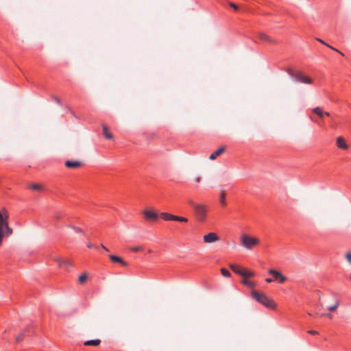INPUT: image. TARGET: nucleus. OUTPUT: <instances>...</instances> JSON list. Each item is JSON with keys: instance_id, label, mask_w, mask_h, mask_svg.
Returning a JSON list of instances; mask_svg holds the SVG:
<instances>
[{"instance_id": "obj_1", "label": "nucleus", "mask_w": 351, "mask_h": 351, "mask_svg": "<svg viewBox=\"0 0 351 351\" xmlns=\"http://www.w3.org/2000/svg\"><path fill=\"white\" fill-rule=\"evenodd\" d=\"M188 203L193 207L197 220L199 222L204 221L207 216V206L203 204L195 203L192 199H189Z\"/></svg>"}, {"instance_id": "obj_2", "label": "nucleus", "mask_w": 351, "mask_h": 351, "mask_svg": "<svg viewBox=\"0 0 351 351\" xmlns=\"http://www.w3.org/2000/svg\"><path fill=\"white\" fill-rule=\"evenodd\" d=\"M252 297L256 301L269 308L274 309L276 306L275 302L264 293L254 291L252 292Z\"/></svg>"}, {"instance_id": "obj_3", "label": "nucleus", "mask_w": 351, "mask_h": 351, "mask_svg": "<svg viewBox=\"0 0 351 351\" xmlns=\"http://www.w3.org/2000/svg\"><path fill=\"white\" fill-rule=\"evenodd\" d=\"M241 245L247 250H250L256 245H258L260 241L258 239L252 237L246 234H243L241 236Z\"/></svg>"}, {"instance_id": "obj_4", "label": "nucleus", "mask_w": 351, "mask_h": 351, "mask_svg": "<svg viewBox=\"0 0 351 351\" xmlns=\"http://www.w3.org/2000/svg\"><path fill=\"white\" fill-rule=\"evenodd\" d=\"M288 74L297 82L303 84H312V80L308 77L302 75L300 72L289 69Z\"/></svg>"}, {"instance_id": "obj_5", "label": "nucleus", "mask_w": 351, "mask_h": 351, "mask_svg": "<svg viewBox=\"0 0 351 351\" xmlns=\"http://www.w3.org/2000/svg\"><path fill=\"white\" fill-rule=\"evenodd\" d=\"M268 273L273 276L274 281H278L279 283H284L287 278L284 276L281 272L274 269H270Z\"/></svg>"}, {"instance_id": "obj_6", "label": "nucleus", "mask_w": 351, "mask_h": 351, "mask_svg": "<svg viewBox=\"0 0 351 351\" xmlns=\"http://www.w3.org/2000/svg\"><path fill=\"white\" fill-rule=\"evenodd\" d=\"M219 241V237L215 232H209L203 237V241L206 243H213Z\"/></svg>"}, {"instance_id": "obj_7", "label": "nucleus", "mask_w": 351, "mask_h": 351, "mask_svg": "<svg viewBox=\"0 0 351 351\" xmlns=\"http://www.w3.org/2000/svg\"><path fill=\"white\" fill-rule=\"evenodd\" d=\"M143 213L147 221H156L158 217V215L156 213L150 210H145Z\"/></svg>"}, {"instance_id": "obj_8", "label": "nucleus", "mask_w": 351, "mask_h": 351, "mask_svg": "<svg viewBox=\"0 0 351 351\" xmlns=\"http://www.w3.org/2000/svg\"><path fill=\"white\" fill-rule=\"evenodd\" d=\"M54 260L58 264L59 267H61L69 268L72 265L71 262L68 259H62L60 257H56Z\"/></svg>"}, {"instance_id": "obj_9", "label": "nucleus", "mask_w": 351, "mask_h": 351, "mask_svg": "<svg viewBox=\"0 0 351 351\" xmlns=\"http://www.w3.org/2000/svg\"><path fill=\"white\" fill-rule=\"evenodd\" d=\"M337 146L342 149H347L348 148V145H347L345 139L342 136L337 137Z\"/></svg>"}, {"instance_id": "obj_10", "label": "nucleus", "mask_w": 351, "mask_h": 351, "mask_svg": "<svg viewBox=\"0 0 351 351\" xmlns=\"http://www.w3.org/2000/svg\"><path fill=\"white\" fill-rule=\"evenodd\" d=\"M109 258L114 263H119L123 266H127V265H128L125 261H123L121 258H120L116 255L110 254V255H109Z\"/></svg>"}, {"instance_id": "obj_11", "label": "nucleus", "mask_w": 351, "mask_h": 351, "mask_svg": "<svg viewBox=\"0 0 351 351\" xmlns=\"http://www.w3.org/2000/svg\"><path fill=\"white\" fill-rule=\"evenodd\" d=\"M225 148L223 147H219L215 152H214L210 155L209 158L210 160H215L217 156L223 154Z\"/></svg>"}, {"instance_id": "obj_12", "label": "nucleus", "mask_w": 351, "mask_h": 351, "mask_svg": "<svg viewBox=\"0 0 351 351\" xmlns=\"http://www.w3.org/2000/svg\"><path fill=\"white\" fill-rule=\"evenodd\" d=\"M80 165V162L79 161H71L67 160L65 162V166L68 168H76Z\"/></svg>"}, {"instance_id": "obj_13", "label": "nucleus", "mask_w": 351, "mask_h": 351, "mask_svg": "<svg viewBox=\"0 0 351 351\" xmlns=\"http://www.w3.org/2000/svg\"><path fill=\"white\" fill-rule=\"evenodd\" d=\"M313 112L317 114L320 118H322L324 114H326V116H330V113L329 112H324L322 110V109L320 108H319V107L315 108L313 110Z\"/></svg>"}, {"instance_id": "obj_14", "label": "nucleus", "mask_w": 351, "mask_h": 351, "mask_svg": "<svg viewBox=\"0 0 351 351\" xmlns=\"http://www.w3.org/2000/svg\"><path fill=\"white\" fill-rule=\"evenodd\" d=\"M219 204L222 207H224L226 204L225 191L221 190L219 198Z\"/></svg>"}, {"instance_id": "obj_15", "label": "nucleus", "mask_w": 351, "mask_h": 351, "mask_svg": "<svg viewBox=\"0 0 351 351\" xmlns=\"http://www.w3.org/2000/svg\"><path fill=\"white\" fill-rule=\"evenodd\" d=\"M103 134H104V136L108 138V139H112L113 138V136L112 134H110L108 130V128L106 127V125H103Z\"/></svg>"}, {"instance_id": "obj_16", "label": "nucleus", "mask_w": 351, "mask_h": 351, "mask_svg": "<svg viewBox=\"0 0 351 351\" xmlns=\"http://www.w3.org/2000/svg\"><path fill=\"white\" fill-rule=\"evenodd\" d=\"M101 341L99 339H93L87 341L84 343L85 346H97L99 345Z\"/></svg>"}, {"instance_id": "obj_17", "label": "nucleus", "mask_w": 351, "mask_h": 351, "mask_svg": "<svg viewBox=\"0 0 351 351\" xmlns=\"http://www.w3.org/2000/svg\"><path fill=\"white\" fill-rule=\"evenodd\" d=\"M230 267L236 274H237L239 275H240V274H241V270L243 268L240 267L239 265H235V264H231L230 265Z\"/></svg>"}, {"instance_id": "obj_18", "label": "nucleus", "mask_w": 351, "mask_h": 351, "mask_svg": "<svg viewBox=\"0 0 351 351\" xmlns=\"http://www.w3.org/2000/svg\"><path fill=\"white\" fill-rule=\"evenodd\" d=\"M240 275L243 276V277H245V278H247V277L253 276H254V273L252 271L246 270L245 269H242L241 274H240Z\"/></svg>"}, {"instance_id": "obj_19", "label": "nucleus", "mask_w": 351, "mask_h": 351, "mask_svg": "<svg viewBox=\"0 0 351 351\" xmlns=\"http://www.w3.org/2000/svg\"><path fill=\"white\" fill-rule=\"evenodd\" d=\"M259 38L262 40L272 42V40L264 33L259 34Z\"/></svg>"}, {"instance_id": "obj_20", "label": "nucleus", "mask_w": 351, "mask_h": 351, "mask_svg": "<svg viewBox=\"0 0 351 351\" xmlns=\"http://www.w3.org/2000/svg\"><path fill=\"white\" fill-rule=\"evenodd\" d=\"M243 285L249 287H254V284L253 282L247 280L246 278H245L244 279L242 280V282H241Z\"/></svg>"}, {"instance_id": "obj_21", "label": "nucleus", "mask_w": 351, "mask_h": 351, "mask_svg": "<svg viewBox=\"0 0 351 351\" xmlns=\"http://www.w3.org/2000/svg\"><path fill=\"white\" fill-rule=\"evenodd\" d=\"M338 306H339V302H338V300H335L334 304L328 306L327 309L330 311H334L337 308Z\"/></svg>"}, {"instance_id": "obj_22", "label": "nucleus", "mask_w": 351, "mask_h": 351, "mask_svg": "<svg viewBox=\"0 0 351 351\" xmlns=\"http://www.w3.org/2000/svg\"><path fill=\"white\" fill-rule=\"evenodd\" d=\"M171 214L168 213H162L160 214V217L165 221H171Z\"/></svg>"}, {"instance_id": "obj_23", "label": "nucleus", "mask_w": 351, "mask_h": 351, "mask_svg": "<svg viewBox=\"0 0 351 351\" xmlns=\"http://www.w3.org/2000/svg\"><path fill=\"white\" fill-rule=\"evenodd\" d=\"M29 188L32 190L39 191L42 189V186L38 184H32L29 185Z\"/></svg>"}, {"instance_id": "obj_24", "label": "nucleus", "mask_w": 351, "mask_h": 351, "mask_svg": "<svg viewBox=\"0 0 351 351\" xmlns=\"http://www.w3.org/2000/svg\"><path fill=\"white\" fill-rule=\"evenodd\" d=\"M317 40L319 43H322V44H324V45H326L327 47H328L329 48H330V49H333V50L337 51V52H339V53H341L342 56H343V53H341V51H339V50H337V49H335L334 47H331V46H330V45H329L328 44L326 43L323 40H322V39H320V38H317Z\"/></svg>"}, {"instance_id": "obj_25", "label": "nucleus", "mask_w": 351, "mask_h": 351, "mask_svg": "<svg viewBox=\"0 0 351 351\" xmlns=\"http://www.w3.org/2000/svg\"><path fill=\"white\" fill-rule=\"evenodd\" d=\"M221 273L224 277H230L231 276L230 271L225 268L221 269Z\"/></svg>"}, {"instance_id": "obj_26", "label": "nucleus", "mask_w": 351, "mask_h": 351, "mask_svg": "<svg viewBox=\"0 0 351 351\" xmlns=\"http://www.w3.org/2000/svg\"><path fill=\"white\" fill-rule=\"evenodd\" d=\"M24 335H25V332H23V333H21V334H20V335H19L16 337V341L17 343L21 342V341L23 340V339Z\"/></svg>"}, {"instance_id": "obj_27", "label": "nucleus", "mask_w": 351, "mask_h": 351, "mask_svg": "<svg viewBox=\"0 0 351 351\" xmlns=\"http://www.w3.org/2000/svg\"><path fill=\"white\" fill-rule=\"evenodd\" d=\"M87 278V276L86 274H82L79 276V282L80 283H82L84 282V280Z\"/></svg>"}, {"instance_id": "obj_28", "label": "nucleus", "mask_w": 351, "mask_h": 351, "mask_svg": "<svg viewBox=\"0 0 351 351\" xmlns=\"http://www.w3.org/2000/svg\"><path fill=\"white\" fill-rule=\"evenodd\" d=\"M346 258L351 264V252H348L346 254Z\"/></svg>"}, {"instance_id": "obj_29", "label": "nucleus", "mask_w": 351, "mask_h": 351, "mask_svg": "<svg viewBox=\"0 0 351 351\" xmlns=\"http://www.w3.org/2000/svg\"><path fill=\"white\" fill-rule=\"evenodd\" d=\"M178 221H180V222H187L188 221V219L186 218V217H178Z\"/></svg>"}, {"instance_id": "obj_30", "label": "nucleus", "mask_w": 351, "mask_h": 351, "mask_svg": "<svg viewBox=\"0 0 351 351\" xmlns=\"http://www.w3.org/2000/svg\"><path fill=\"white\" fill-rule=\"evenodd\" d=\"M178 217L179 216L173 215L171 214V220H172V221H178Z\"/></svg>"}, {"instance_id": "obj_31", "label": "nucleus", "mask_w": 351, "mask_h": 351, "mask_svg": "<svg viewBox=\"0 0 351 351\" xmlns=\"http://www.w3.org/2000/svg\"><path fill=\"white\" fill-rule=\"evenodd\" d=\"M53 100L58 104V105H61V101H60V99L56 97H53Z\"/></svg>"}, {"instance_id": "obj_32", "label": "nucleus", "mask_w": 351, "mask_h": 351, "mask_svg": "<svg viewBox=\"0 0 351 351\" xmlns=\"http://www.w3.org/2000/svg\"><path fill=\"white\" fill-rule=\"evenodd\" d=\"M141 248L140 247H132L130 248L131 250L134 251V252H138L141 250Z\"/></svg>"}, {"instance_id": "obj_33", "label": "nucleus", "mask_w": 351, "mask_h": 351, "mask_svg": "<svg viewBox=\"0 0 351 351\" xmlns=\"http://www.w3.org/2000/svg\"><path fill=\"white\" fill-rule=\"evenodd\" d=\"M265 281L268 283H271V282H274V278H267L265 279Z\"/></svg>"}, {"instance_id": "obj_34", "label": "nucleus", "mask_w": 351, "mask_h": 351, "mask_svg": "<svg viewBox=\"0 0 351 351\" xmlns=\"http://www.w3.org/2000/svg\"><path fill=\"white\" fill-rule=\"evenodd\" d=\"M230 6L232 7V8H234V10L238 9V6L233 3H230Z\"/></svg>"}, {"instance_id": "obj_35", "label": "nucleus", "mask_w": 351, "mask_h": 351, "mask_svg": "<svg viewBox=\"0 0 351 351\" xmlns=\"http://www.w3.org/2000/svg\"><path fill=\"white\" fill-rule=\"evenodd\" d=\"M73 229L75 230L77 232H82V230L80 228L73 226Z\"/></svg>"}, {"instance_id": "obj_36", "label": "nucleus", "mask_w": 351, "mask_h": 351, "mask_svg": "<svg viewBox=\"0 0 351 351\" xmlns=\"http://www.w3.org/2000/svg\"><path fill=\"white\" fill-rule=\"evenodd\" d=\"M308 333H309L311 335H317L318 332L316 330H311L308 331Z\"/></svg>"}, {"instance_id": "obj_37", "label": "nucleus", "mask_w": 351, "mask_h": 351, "mask_svg": "<svg viewBox=\"0 0 351 351\" xmlns=\"http://www.w3.org/2000/svg\"><path fill=\"white\" fill-rule=\"evenodd\" d=\"M101 247L102 249H104V250L105 251H106V252H108V251H109V250H108L106 247H105L104 245H102V244L101 245Z\"/></svg>"}, {"instance_id": "obj_38", "label": "nucleus", "mask_w": 351, "mask_h": 351, "mask_svg": "<svg viewBox=\"0 0 351 351\" xmlns=\"http://www.w3.org/2000/svg\"><path fill=\"white\" fill-rule=\"evenodd\" d=\"M195 181L197 182H199L201 181V177L199 176H197L196 178H195Z\"/></svg>"}, {"instance_id": "obj_39", "label": "nucleus", "mask_w": 351, "mask_h": 351, "mask_svg": "<svg viewBox=\"0 0 351 351\" xmlns=\"http://www.w3.org/2000/svg\"><path fill=\"white\" fill-rule=\"evenodd\" d=\"M87 247L88 248H92V247H93V245L91 243H88L87 245Z\"/></svg>"}, {"instance_id": "obj_40", "label": "nucleus", "mask_w": 351, "mask_h": 351, "mask_svg": "<svg viewBox=\"0 0 351 351\" xmlns=\"http://www.w3.org/2000/svg\"><path fill=\"white\" fill-rule=\"evenodd\" d=\"M326 315L327 317H328L329 318H331V317H332V315H331V314H330V313H329V314H326Z\"/></svg>"}, {"instance_id": "obj_41", "label": "nucleus", "mask_w": 351, "mask_h": 351, "mask_svg": "<svg viewBox=\"0 0 351 351\" xmlns=\"http://www.w3.org/2000/svg\"><path fill=\"white\" fill-rule=\"evenodd\" d=\"M350 279H351V275L350 276Z\"/></svg>"}]
</instances>
